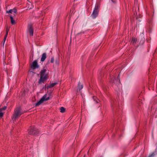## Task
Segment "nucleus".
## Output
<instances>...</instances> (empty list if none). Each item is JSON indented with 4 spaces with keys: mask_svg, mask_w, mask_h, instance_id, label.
<instances>
[{
    "mask_svg": "<svg viewBox=\"0 0 157 157\" xmlns=\"http://www.w3.org/2000/svg\"><path fill=\"white\" fill-rule=\"evenodd\" d=\"M98 11L94 10L91 15L92 17L93 18H95L98 15Z\"/></svg>",
    "mask_w": 157,
    "mask_h": 157,
    "instance_id": "nucleus-8",
    "label": "nucleus"
},
{
    "mask_svg": "<svg viewBox=\"0 0 157 157\" xmlns=\"http://www.w3.org/2000/svg\"><path fill=\"white\" fill-rule=\"evenodd\" d=\"M6 108V106H4V107H3L2 108H0V111H2V110H5Z\"/></svg>",
    "mask_w": 157,
    "mask_h": 157,
    "instance_id": "nucleus-19",
    "label": "nucleus"
},
{
    "mask_svg": "<svg viewBox=\"0 0 157 157\" xmlns=\"http://www.w3.org/2000/svg\"><path fill=\"white\" fill-rule=\"evenodd\" d=\"M99 101V100H97L96 101L97 103H98Z\"/></svg>",
    "mask_w": 157,
    "mask_h": 157,
    "instance_id": "nucleus-26",
    "label": "nucleus"
},
{
    "mask_svg": "<svg viewBox=\"0 0 157 157\" xmlns=\"http://www.w3.org/2000/svg\"><path fill=\"white\" fill-rule=\"evenodd\" d=\"M99 8V6H98V4H96L95 5V7L94 8V10H96L97 11H98V9Z\"/></svg>",
    "mask_w": 157,
    "mask_h": 157,
    "instance_id": "nucleus-15",
    "label": "nucleus"
},
{
    "mask_svg": "<svg viewBox=\"0 0 157 157\" xmlns=\"http://www.w3.org/2000/svg\"><path fill=\"white\" fill-rule=\"evenodd\" d=\"M55 63L56 64H57V65L59 64V60H58V59L56 60V61H55Z\"/></svg>",
    "mask_w": 157,
    "mask_h": 157,
    "instance_id": "nucleus-21",
    "label": "nucleus"
},
{
    "mask_svg": "<svg viewBox=\"0 0 157 157\" xmlns=\"http://www.w3.org/2000/svg\"><path fill=\"white\" fill-rule=\"evenodd\" d=\"M10 18L11 19V23L12 25L14 24L15 23V21L13 19V17L12 16H10Z\"/></svg>",
    "mask_w": 157,
    "mask_h": 157,
    "instance_id": "nucleus-12",
    "label": "nucleus"
},
{
    "mask_svg": "<svg viewBox=\"0 0 157 157\" xmlns=\"http://www.w3.org/2000/svg\"><path fill=\"white\" fill-rule=\"evenodd\" d=\"M110 1L113 3H115L116 1L115 0H110Z\"/></svg>",
    "mask_w": 157,
    "mask_h": 157,
    "instance_id": "nucleus-24",
    "label": "nucleus"
},
{
    "mask_svg": "<svg viewBox=\"0 0 157 157\" xmlns=\"http://www.w3.org/2000/svg\"><path fill=\"white\" fill-rule=\"evenodd\" d=\"M13 9H10L8 11H7L6 12L7 13H12L13 12Z\"/></svg>",
    "mask_w": 157,
    "mask_h": 157,
    "instance_id": "nucleus-20",
    "label": "nucleus"
},
{
    "mask_svg": "<svg viewBox=\"0 0 157 157\" xmlns=\"http://www.w3.org/2000/svg\"><path fill=\"white\" fill-rule=\"evenodd\" d=\"M113 101L112 102H111V106L112 107L113 106V103H112V102H113Z\"/></svg>",
    "mask_w": 157,
    "mask_h": 157,
    "instance_id": "nucleus-25",
    "label": "nucleus"
},
{
    "mask_svg": "<svg viewBox=\"0 0 157 157\" xmlns=\"http://www.w3.org/2000/svg\"><path fill=\"white\" fill-rule=\"evenodd\" d=\"M111 82L112 84H113V83H114V84H115L116 85H117V86L118 87H120V86L121 85L120 79L119 78V77H118V78H117V79H116L115 80H113V79H112V81Z\"/></svg>",
    "mask_w": 157,
    "mask_h": 157,
    "instance_id": "nucleus-3",
    "label": "nucleus"
},
{
    "mask_svg": "<svg viewBox=\"0 0 157 157\" xmlns=\"http://www.w3.org/2000/svg\"><path fill=\"white\" fill-rule=\"evenodd\" d=\"M57 84V82H54L50 84V87H52Z\"/></svg>",
    "mask_w": 157,
    "mask_h": 157,
    "instance_id": "nucleus-16",
    "label": "nucleus"
},
{
    "mask_svg": "<svg viewBox=\"0 0 157 157\" xmlns=\"http://www.w3.org/2000/svg\"><path fill=\"white\" fill-rule=\"evenodd\" d=\"M83 87V85H82L81 83L79 82L78 84V88L80 90L82 89Z\"/></svg>",
    "mask_w": 157,
    "mask_h": 157,
    "instance_id": "nucleus-14",
    "label": "nucleus"
},
{
    "mask_svg": "<svg viewBox=\"0 0 157 157\" xmlns=\"http://www.w3.org/2000/svg\"><path fill=\"white\" fill-rule=\"evenodd\" d=\"M13 12H14V13H16L17 12V10L16 9L14 8L13 9Z\"/></svg>",
    "mask_w": 157,
    "mask_h": 157,
    "instance_id": "nucleus-22",
    "label": "nucleus"
},
{
    "mask_svg": "<svg viewBox=\"0 0 157 157\" xmlns=\"http://www.w3.org/2000/svg\"><path fill=\"white\" fill-rule=\"evenodd\" d=\"M54 58L53 57H52L51 58V62L52 63H53L54 62Z\"/></svg>",
    "mask_w": 157,
    "mask_h": 157,
    "instance_id": "nucleus-23",
    "label": "nucleus"
},
{
    "mask_svg": "<svg viewBox=\"0 0 157 157\" xmlns=\"http://www.w3.org/2000/svg\"><path fill=\"white\" fill-rule=\"evenodd\" d=\"M29 133L30 135H36L38 133V131L36 129L31 128L29 129Z\"/></svg>",
    "mask_w": 157,
    "mask_h": 157,
    "instance_id": "nucleus-4",
    "label": "nucleus"
},
{
    "mask_svg": "<svg viewBox=\"0 0 157 157\" xmlns=\"http://www.w3.org/2000/svg\"><path fill=\"white\" fill-rule=\"evenodd\" d=\"M46 58V54L44 53L43 54L41 59V61L42 62L44 61Z\"/></svg>",
    "mask_w": 157,
    "mask_h": 157,
    "instance_id": "nucleus-9",
    "label": "nucleus"
},
{
    "mask_svg": "<svg viewBox=\"0 0 157 157\" xmlns=\"http://www.w3.org/2000/svg\"><path fill=\"white\" fill-rule=\"evenodd\" d=\"M137 41V39L135 37H133L132 38V42L133 44H134L136 43Z\"/></svg>",
    "mask_w": 157,
    "mask_h": 157,
    "instance_id": "nucleus-13",
    "label": "nucleus"
},
{
    "mask_svg": "<svg viewBox=\"0 0 157 157\" xmlns=\"http://www.w3.org/2000/svg\"><path fill=\"white\" fill-rule=\"evenodd\" d=\"M49 99V95L47 94H45L36 104V106L40 105L44 101H47Z\"/></svg>",
    "mask_w": 157,
    "mask_h": 157,
    "instance_id": "nucleus-2",
    "label": "nucleus"
},
{
    "mask_svg": "<svg viewBox=\"0 0 157 157\" xmlns=\"http://www.w3.org/2000/svg\"><path fill=\"white\" fill-rule=\"evenodd\" d=\"M47 75H40L38 83L39 84H42L47 79Z\"/></svg>",
    "mask_w": 157,
    "mask_h": 157,
    "instance_id": "nucleus-5",
    "label": "nucleus"
},
{
    "mask_svg": "<svg viewBox=\"0 0 157 157\" xmlns=\"http://www.w3.org/2000/svg\"><path fill=\"white\" fill-rule=\"evenodd\" d=\"M9 29H6V35L4 36V41H3V44H4L5 42V41L6 40V38H7V35H8V32H9Z\"/></svg>",
    "mask_w": 157,
    "mask_h": 157,
    "instance_id": "nucleus-11",
    "label": "nucleus"
},
{
    "mask_svg": "<svg viewBox=\"0 0 157 157\" xmlns=\"http://www.w3.org/2000/svg\"><path fill=\"white\" fill-rule=\"evenodd\" d=\"M156 153L155 152V153H153L151 154L148 157H154V156L156 155Z\"/></svg>",
    "mask_w": 157,
    "mask_h": 157,
    "instance_id": "nucleus-18",
    "label": "nucleus"
},
{
    "mask_svg": "<svg viewBox=\"0 0 157 157\" xmlns=\"http://www.w3.org/2000/svg\"><path fill=\"white\" fill-rule=\"evenodd\" d=\"M23 113L20 108H17L14 110V113L12 117V119L13 121L17 118H19Z\"/></svg>",
    "mask_w": 157,
    "mask_h": 157,
    "instance_id": "nucleus-1",
    "label": "nucleus"
},
{
    "mask_svg": "<svg viewBox=\"0 0 157 157\" xmlns=\"http://www.w3.org/2000/svg\"><path fill=\"white\" fill-rule=\"evenodd\" d=\"M60 110L61 112L63 113L65 111V109L64 107H62L60 108Z\"/></svg>",
    "mask_w": 157,
    "mask_h": 157,
    "instance_id": "nucleus-17",
    "label": "nucleus"
},
{
    "mask_svg": "<svg viewBox=\"0 0 157 157\" xmlns=\"http://www.w3.org/2000/svg\"><path fill=\"white\" fill-rule=\"evenodd\" d=\"M39 65L37 60H35L32 63L31 65V67L33 69H35L39 67Z\"/></svg>",
    "mask_w": 157,
    "mask_h": 157,
    "instance_id": "nucleus-6",
    "label": "nucleus"
},
{
    "mask_svg": "<svg viewBox=\"0 0 157 157\" xmlns=\"http://www.w3.org/2000/svg\"><path fill=\"white\" fill-rule=\"evenodd\" d=\"M28 29L29 31V34L31 36H33V29L32 27V25L29 24L28 26Z\"/></svg>",
    "mask_w": 157,
    "mask_h": 157,
    "instance_id": "nucleus-7",
    "label": "nucleus"
},
{
    "mask_svg": "<svg viewBox=\"0 0 157 157\" xmlns=\"http://www.w3.org/2000/svg\"><path fill=\"white\" fill-rule=\"evenodd\" d=\"M46 70L45 69H43L41 70L40 72V75H47L45 74Z\"/></svg>",
    "mask_w": 157,
    "mask_h": 157,
    "instance_id": "nucleus-10",
    "label": "nucleus"
}]
</instances>
